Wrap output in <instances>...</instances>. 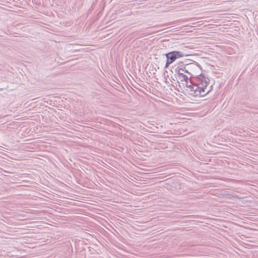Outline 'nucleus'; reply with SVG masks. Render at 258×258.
I'll return each mask as SVG.
<instances>
[{
  "label": "nucleus",
  "instance_id": "obj_2",
  "mask_svg": "<svg viewBox=\"0 0 258 258\" xmlns=\"http://www.w3.org/2000/svg\"><path fill=\"white\" fill-rule=\"evenodd\" d=\"M165 55L166 57V61L164 67L165 69H167L169 65L175 61L177 59L184 56H187V54H185L182 51L175 50L168 52L166 53Z\"/></svg>",
  "mask_w": 258,
  "mask_h": 258
},
{
  "label": "nucleus",
  "instance_id": "obj_8",
  "mask_svg": "<svg viewBox=\"0 0 258 258\" xmlns=\"http://www.w3.org/2000/svg\"><path fill=\"white\" fill-rule=\"evenodd\" d=\"M2 171H3L4 173H12V172L7 171V170H5V169H2Z\"/></svg>",
  "mask_w": 258,
  "mask_h": 258
},
{
  "label": "nucleus",
  "instance_id": "obj_1",
  "mask_svg": "<svg viewBox=\"0 0 258 258\" xmlns=\"http://www.w3.org/2000/svg\"><path fill=\"white\" fill-rule=\"evenodd\" d=\"M192 63L184 64L183 67L184 73L190 75V77H194L199 74V70H202V67L196 61H193Z\"/></svg>",
  "mask_w": 258,
  "mask_h": 258
},
{
  "label": "nucleus",
  "instance_id": "obj_5",
  "mask_svg": "<svg viewBox=\"0 0 258 258\" xmlns=\"http://www.w3.org/2000/svg\"><path fill=\"white\" fill-rule=\"evenodd\" d=\"M178 64V66L176 68H175V72L176 74H178L179 77H182L183 78V79L181 80V81L188 80V77L186 75H184L183 73L181 72V71H183L184 70L183 62L180 61L179 62Z\"/></svg>",
  "mask_w": 258,
  "mask_h": 258
},
{
  "label": "nucleus",
  "instance_id": "obj_9",
  "mask_svg": "<svg viewBox=\"0 0 258 258\" xmlns=\"http://www.w3.org/2000/svg\"><path fill=\"white\" fill-rule=\"evenodd\" d=\"M181 72H184V71H181Z\"/></svg>",
  "mask_w": 258,
  "mask_h": 258
},
{
  "label": "nucleus",
  "instance_id": "obj_4",
  "mask_svg": "<svg viewBox=\"0 0 258 258\" xmlns=\"http://www.w3.org/2000/svg\"><path fill=\"white\" fill-rule=\"evenodd\" d=\"M192 78L195 85L200 86V87H204V85L209 84V79H206L202 73L198 74Z\"/></svg>",
  "mask_w": 258,
  "mask_h": 258
},
{
  "label": "nucleus",
  "instance_id": "obj_3",
  "mask_svg": "<svg viewBox=\"0 0 258 258\" xmlns=\"http://www.w3.org/2000/svg\"><path fill=\"white\" fill-rule=\"evenodd\" d=\"M186 92L190 96L193 97H203V93L205 89L203 87H200L197 85H187V89H185Z\"/></svg>",
  "mask_w": 258,
  "mask_h": 258
},
{
  "label": "nucleus",
  "instance_id": "obj_7",
  "mask_svg": "<svg viewBox=\"0 0 258 258\" xmlns=\"http://www.w3.org/2000/svg\"><path fill=\"white\" fill-rule=\"evenodd\" d=\"M184 81L186 82V84H185L186 89H187V85H194L195 84L192 77H190L189 79L188 78V80Z\"/></svg>",
  "mask_w": 258,
  "mask_h": 258
},
{
  "label": "nucleus",
  "instance_id": "obj_6",
  "mask_svg": "<svg viewBox=\"0 0 258 258\" xmlns=\"http://www.w3.org/2000/svg\"><path fill=\"white\" fill-rule=\"evenodd\" d=\"M208 85H209V84H206L204 85L203 87L205 89V91H204V92L203 93V97L205 96L206 95L209 94L212 91V90L213 89V85L210 86L209 87V88H208L207 87H208Z\"/></svg>",
  "mask_w": 258,
  "mask_h": 258
}]
</instances>
